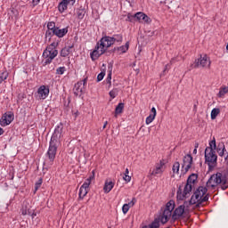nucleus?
Masks as SVG:
<instances>
[{
    "instance_id": "f257e3e1",
    "label": "nucleus",
    "mask_w": 228,
    "mask_h": 228,
    "mask_svg": "<svg viewBox=\"0 0 228 228\" xmlns=\"http://www.w3.org/2000/svg\"><path fill=\"white\" fill-rule=\"evenodd\" d=\"M63 127L57 126L51 137L50 146L47 151V157L50 161V167H53L54 159H56V152L58 151V146L60 145V140L62 136Z\"/></svg>"
},
{
    "instance_id": "f03ea898",
    "label": "nucleus",
    "mask_w": 228,
    "mask_h": 228,
    "mask_svg": "<svg viewBox=\"0 0 228 228\" xmlns=\"http://www.w3.org/2000/svg\"><path fill=\"white\" fill-rule=\"evenodd\" d=\"M113 45V39L111 37L105 36L102 37L99 43H97L94 50L91 53V60L93 61H95V60H98L100 56H102L106 51H108L109 47H111Z\"/></svg>"
},
{
    "instance_id": "7ed1b4c3",
    "label": "nucleus",
    "mask_w": 228,
    "mask_h": 228,
    "mask_svg": "<svg viewBox=\"0 0 228 228\" xmlns=\"http://www.w3.org/2000/svg\"><path fill=\"white\" fill-rule=\"evenodd\" d=\"M197 179H199V175L197 174H191L188 179L187 183L184 185L183 191L179 189L177 191V200H184V199H188L190 197V193H191V190H193V186L197 183Z\"/></svg>"
},
{
    "instance_id": "20e7f679",
    "label": "nucleus",
    "mask_w": 228,
    "mask_h": 228,
    "mask_svg": "<svg viewBox=\"0 0 228 228\" xmlns=\"http://www.w3.org/2000/svg\"><path fill=\"white\" fill-rule=\"evenodd\" d=\"M218 184H221L222 190H225L226 188H228L227 178L224 175H222V173L212 175L207 182V188H211L212 190H215V188H216Z\"/></svg>"
},
{
    "instance_id": "39448f33",
    "label": "nucleus",
    "mask_w": 228,
    "mask_h": 228,
    "mask_svg": "<svg viewBox=\"0 0 228 228\" xmlns=\"http://www.w3.org/2000/svg\"><path fill=\"white\" fill-rule=\"evenodd\" d=\"M206 193H208V188L200 186L191 196L190 204L193 206V204H202L203 202H208V200H209V197H208Z\"/></svg>"
},
{
    "instance_id": "423d86ee",
    "label": "nucleus",
    "mask_w": 228,
    "mask_h": 228,
    "mask_svg": "<svg viewBox=\"0 0 228 228\" xmlns=\"http://www.w3.org/2000/svg\"><path fill=\"white\" fill-rule=\"evenodd\" d=\"M58 43H52L43 53V58H45V63H51L53 59L58 56V50H56Z\"/></svg>"
},
{
    "instance_id": "0eeeda50",
    "label": "nucleus",
    "mask_w": 228,
    "mask_h": 228,
    "mask_svg": "<svg viewBox=\"0 0 228 228\" xmlns=\"http://www.w3.org/2000/svg\"><path fill=\"white\" fill-rule=\"evenodd\" d=\"M175 208V203L174 202V200H169L166 204V208L160 217L161 224H167V222L170 220V217L172 216V212L174 211Z\"/></svg>"
},
{
    "instance_id": "6e6552de",
    "label": "nucleus",
    "mask_w": 228,
    "mask_h": 228,
    "mask_svg": "<svg viewBox=\"0 0 228 228\" xmlns=\"http://www.w3.org/2000/svg\"><path fill=\"white\" fill-rule=\"evenodd\" d=\"M194 69H209L211 67V59L207 54L200 55L192 64Z\"/></svg>"
},
{
    "instance_id": "1a4fd4ad",
    "label": "nucleus",
    "mask_w": 228,
    "mask_h": 228,
    "mask_svg": "<svg viewBox=\"0 0 228 228\" xmlns=\"http://www.w3.org/2000/svg\"><path fill=\"white\" fill-rule=\"evenodd\" d=\"M193 164V157L191 155L187 154L183 157V165H182V172L183 174H188L190 168H191V165Z\"/></svg>"
},
{
    "instance_id": "9d476101",
    "label": "nucleus",
    "mask_w": 228,
    "mask_h": 228,
    "mask_svg": "<svg viewBox=\"0 0 228 228\" xmlns=\"http://www.w3.org/2000/svg\"><path fill=\"white\" fill-rule=\"evenodd\" d=\"M14 118L15 116L12 112H6L2 116L0 119V126H2V127H6V126H10V124L13 122Z\"/></svg>"
},
{
    "instance_id": "9b49d317",
    "label": "nucleus",
    "mask_w": 228,
    "mask_h": 228,
    "mask_svg": "<svg viewBox=\"0 0 228 228\" xmlns=\"http://www.w3.org/2000/svg\"><path fill=\"white\" fill-rule=\"evenodd\" d=\"M205 159L208 163H216L217 157L216 154H215V150H213V148H206Z\"/></svg>"
},
{
    "instance_id": "f8f14e48",
    "label": "nucleus",
    "mask_w": 228,
    "mask_h": 228,
    "mask_svg": "<svg viewBox=\"0 0 228 228\" xmlns=\"http://www.w3.org/2000/svg\"><path fill=\"white\" fill-rule=\"evenodd\" d=\"M165 168H167L165 167V162L160 160L159 163L155 165V168H153V170L151 171V175H154L155 177H159V175H161L163 172H165Z\"/></svg>"
},
{
    "instance_id": "ddd939ff",
    "label": "nucleus",
    "mask_w": 228,
    "mask_h": 228,
    "mask_svg": "<svg viewBox=\"0 0 228 228\" xmlns=\"http://www.w3.org/2000/svg\"><path fill=\"white\" fill-rule=\"evenodd\" d=\"M184 205H181L178 208H176L172 215L173 220H179L184 215Z\"/></svg>"
},
{
    "instance_id": "4468645a",
    "label": "nucleus",
    "mask_w": 228,
    "mask_h": 228,
    "mask_svg": "<svg viewBox=\"0 0 228 228\" xmlns=\"http://www.w3.org/2000/svg\"><path fill=\"white\" fill-rule=\"evenodd\" d=\"M38 99H47L49 95V87L41 86L37 90Z\"/></svg>"
},
{
    "instance_id": "2eb2a0df",
    "label": "nucleus",
    "mask_w": 228,
    "mask_h": 228,
    "mask_svg": "<svg viewBox=\"0 0 228 228\" xmlns=\"http://www.w3.org/2000/svg\"><path fill=\"white\" fill-rule=\"evenodd\" d=\"M67 33H69V28H56L53 30V35H55V37H58V38H63V37H65Z\"/></svg>"
},
{
    "instance_id": "dca6fc26",
    "label": "nucleus",
    "mask_w": 228,
    "mask_h": 228,
    "mask_svg": "<svg viewBox=\"0 0 228 228\" xmlns=\"http://www.w3.org/2000/svg\"><path fill=\"white\" fill-rule=\"evenodd\" d=\"M85 89V86H83V81H79L77 84H75L73 92L76 95H83V90Z\"/></svg>"
},
{
    "instance_id": "f3484780",
    "label": "nucleus",
    "mask_w": 228,
    "mask_h": 228,
    "mask_svg": "<svg viewBox=\"0 0 228 228\" xmlns=\"http://www.w3.org/2000/svg\"><path fill=\"white\" fill-rule=\"evenodd\" d=\"M31 206H29V203H28V201H24L21 208V215H31Z\"/></svg>"
},
{
    "instance_id": "a211bd4d",
    "label": "nucleus",
    "mask_w": 228,
    "mask_h": 228,
    "mask_svg": "<svg viewBox=\"0 0 228 228\" xmlns=\"http://www.w3.org/2000/svg\"><path fill=\"white\" fill-rule=\"evenodd\" d=\"M113 186H115V183L111 181L108 182L106 181L105 182V184H104V187H103V191L105 193H110L111 191V190H113Z\"/></svg>"
},
{
    "instance_id": "6ab92c4d",
    "label": "nucleus",
    "mask_w": 228,
    "mask_h": 228,
    "mask_svg": "<svg viewBox=\"0 0 228 228\" xmlns=\"http://www.w3.org/2000/svg\"><path fill=\"white\" fill-rule=\"evenodd\" d=\"M73 48H74V45L62 48L61 51V56L62 58H67V56H69V54H70V51Z\"/></svg>"
},
{
    "instance_id": "aec40b11",
    "label": "nucleus",
    "mask_w": 228,
    "mask_h": 228,
    "mask_svg": "<svg viewBox=\"0 0 228 228\" xmlns=\"http://www.w3.org/2000/svg\"><path fill=\"white\" fill-rule=\"evenodd\" d=\"M68 0H62L60 4H59V12H61V13H63V12L65 10H67V6H69V4L67 2Z\"/></svg>"
},
{
    "instance_id": "412c9836",
    "label": "nucleus",
    "mask_w": 228,
    "mask_h": 228,
    "mask_svg": "<svg viewBox=\"0 0 228 228\" xmlns=\"http://www.w3.org/2000/svg\"><path fill=\"white\" fill-rule=\"evenodd\" d=\"M88 188L85 187V186H81L79 189V198L80 199H85V197H86L87 193H88Z\"/></svg>"
},
{
    "instance_id": "4be33fe9",
    "label": "nucleus",
    "mask_w": 228,
    "mask_h": 228,
    "mask_svg": "<svg viewBox=\"0 0 228 228\" xmlns=\"http://www.w3.org/2000/svg\"><path fill=\"white\" fill-rule=\"evenodd\" d=\"M112 39V43L115 44L117 42V44H121L123 37L121 34H116L113 35V37H110Z\"/></svg>"
},
{
    "instance_id": "5701e85b",
    "label": "nucleus",
    "mask_w": 228,
    "mask_h": 228,
    "mask_svg": "<svg viewBox=\"0 0 228 228\" xmlns=\"http://www.w3.org/2000/svg\"><path fill=\"white\" fill-rule=\"evenodd\" d=\"M122 111H124V103L120 102L118 103V105L116 107L115 110V117H117L118 115H120V113H122Z\"/></svg>"
},
{
    "instance_id": "b1692460",
    "label": "nucleus",
    "mask_w": 228,
    "mask_h": 228,
    "mask_svg": "<svg viewBox=\"0 0 228 228\" xmlns=\"http://www.w3.org/2000/svg\"><path fill=\"white\" fill-rule=\"evenodd\" d=\"M142 228H159V220L155 219L151 224L145 225Z\"/></svg>"
},
{
    "instance_id": "393cba45",
    "label": "nucleus",
    "mask_w": 228,
    "mask_h": 228,
    "mask_svg": "<svg viewBox=\"0 0 228 228\" xmlns=\"http://www.w3.org/2000/svg\"><path fill=\"white\" fill-rule=\"evenodd\" d=\"M218 115H220V109H213L211 111V119L215 120V118H216V117H218Z\"/></svg>"
},
{
    "instance_id": "a878e982",
    "label": "nucleus",
    "mask_w": 228,
    "mask_h": 228,
    "mask_svg": "<svg viewBox=\"0 0 228 228\" xmlns=\"http://www.w3.org/2000/svg\"><path fill=\"white\" fill-rule=\"evenodd\" d=\"M118 51L127 53V51H129V42H126L125 45L118 47Z\"/></svg>"
},
{
    "instance_id": "bb28decb",
    "label": "nucleus",
    "mask_w": 228,
    "mask_h": 228,
    "mask_svg": "<svg viewBox=\"0 0 228 228\" xmlns=\"http://www.w3.org/2000/svg\"><path fill=\"white\" fill-rule=\"evenodd\" d=\"M92 179H94V175H91L89 178H87L85 183L82 184V186H84V188H90V184H92Z\"/></svg>"
},
{
    "instance_id": "cd10ccee",
    "label": "nucleus",
    "mask_w": 228,
    "mask_h": 228,
    "mask_svg": "<svg viewBox=\"0 0 228 228\" xmlns=\"http://www.w3.org/2000/svg\"><path fill=\"white\" fill-rule=\"evenodd\" d=\"M179 168H181V164L175 162L172 167L173 174H179Z\"/></svg>"
},
{
    "instance_id": "c85d7f7f",
    "label": "nucleus",
    "mask_w": 228,
    "mask_h": 228,
    "mask_svg": "<svg viewBox=\"0 0 228 228\" xmlns=\"http://www.w3.org/2000/svg\"><path fill=\"white\" fill-rule=\"evenodd\" d=\"M110 97H111L112 99H115V97H117V95H118V88H114L112 89L110 93H109Z\"/></svg>"
},
{
    "instance_id": "c756f323",
    "label": "nucleus",
    "mask_w": 228,
    "mask_h": 228,
    "mask_svg": "<svg viewBox=\"0 0 228 228\" xmlns=\"http://www.w3.org/2000/svg\"><path fill=\"white\" fill-rule=\"evenodd\" d=\"M6 79H8V71H4L0 75V85H1V83H3V81H6Z\"/></svg>"
},
{
    "instance_id": "7c9ffc66",
    "label": "nucleus",
    "mask_w": 228,
    "mask_h": 228,
    "mask_svg": "<svg viewBox=\"0 0 228 228\" xmlns=\"http://www.w3.org/2000/svg\"><path fill=\"white\" fill-rule=\"evenodd\" d=\"M143 15H145V13H143V12H137V13H135V19L139 22H143Z\"/></svg>"
},
{
    "instance_id": "2f4dec72",
    "label": "nucleus",
    "mask_w": 228,
    "mask_h": 228,
    "mask_svg": "<svg viewBox=\"0 0 228 228\" xmlns=\"http://www.w3.org/2000/svg\"><path fill=\"white\" fill-rule=\"evenodd\" d=\"M85 13H86L85 10H83V9L77 10V18L85 19Z\"/></svg>"
},
{
    "instance_id": "473e14b6",
    "label": "nucleus",
    "mask_w": 228,
    "mask_h": 228,
    "mask_svg": "<svg viewBox=\"0 0 228 228\" xmlns=\"http://www.w3.org/2000/svg\"><path fill=\"white\" fill-rule=\"evenodd\" d=\"M210 147H207V149H212V151H215L216 149V140L213 138V140L209 142Z\"/></svg>"
},
{
    "instance_id": "72a5a7b5",
    "label": "nucleus",
    "mask_w": 228,
    "mask_h": 228,
    "mask_svg": "<svg viewBox=\"0 0 228 228\" xmlns=\"http://www.w3.org/2000/svg\"><path fill=\"white\" fill-rule=\"evenodd\" d=\"M65 70H67V69L65 67H59L56 69V74L62 76V74H65Z\"/></svg>"
},
{
    "instance_id": "f704fd0d",
    "label": "nucleus",
    "mask_w": 228,
    "mask_h": 228,
    "mask_svg": "<svg viewBox=\"0 0 228 228\" xmlns=\"http://www.w3.org/2000/svg\"><path fill=\"white\" fill-rule=\"evenodd\" d=\"M228 93V88L227 87H222L219 91V97H224L225 94Z\"/></svg>"
},
{
    "instance_id": "c9c22d12",
    "label": "nucleus",
    "mask_w": 228,
    "mask_h": 228,
    "mask_svg": "<svg viewBox=\"0 0 228 228\" xmlns=\"http://www.w3.org/2000/svg\"><path fill=\"white\" fill-rule=\"evenodd\" d=\"M156 118V117L152 116L151 114L149 115V117L146 118V124L149 126V124H151L153 120Z\"/></svg>"
},
{
    "instance_id": "e433bc0d",
    "label": "nucleus",
    "mask_w": 228,
    "mask_h": 228,
    "mask_svg": "<svg viewBox=\"0 0 228 228\" xmlns=\"http://www.w3.org/2000/svg\"><path fill=\"white\" fill-rule=\"evenodd\" d=\"M47 28H48V29L53 31V29L56 28V23H54L53 21H50L47 24Z\"/></svg>"
},
{
    "instance_id": "4c0bfd02",
    "label": "nucleus",
    "mask_w": 228,
    "mask_h": 228,
    "mask_svg": "<svg viewBox=\"0 0 228 228\" xmlns=\"http://www.w3.org/2000/svg\"><path fill=\"white\" fill-rule=\"evenodd\" d=\"M142 22H146V24H151V18L146 14H142Z\"/></svg>"
},
{
    "instance_id": "58836bf2",
    "label": "nucleus",
    "mask_w": 228,
    "mask_h": 228,
    "mask_svg": "<svg viewBox=\"0 0 228 228\" xmlns=\"http://www.w3.org/2000/svg\"><path fill=\"white\" fill-rule=\"evenodd\" d=\"M127 20H129V22H134L135 20H137L136 14L134 15L128 14Z\"/></svg>"
},
{
    "instance_id": "ea45409f",
    "label": "nucleus",
    "mask_w": 228,
    "mask_h": 228,
    "mask_svg": "<svg viewBox=\"0 0 228 228\" xmlns=\"http://www.w3.org/2000/svg\"><path fill=\"white\" fill-rule=\"evenodd\" d=\"M42 178H39V180L36 183V185H35V191H37L38 190V188H40V186H42Z\"/></svg>"
},
{
    "instance_id": "a19ab883",
    "label": "nucleus",
    "mask_w": 228,
    "mask_h": 228,
    "mask_svg": "<svg viewBox=\"0 0 228 228\" xmlns=\"http://www.w3.org/2000/svg\"><path fill=\"white\" fill-rule=\"evenodd\" d=\"M130 208L131 207L129 205H127V204H124L123 205L122 211H123L124 215H126L127 213V211H129Z\"/></svg>"
},
{
    "instance_id": "79ce46f5",
    "label": "nucleus",
    "mask_w": 228,
    "mask_h": 228,
    "mask_svg": "<svg viewBox=\"0 0 228 228\" xmlns=\"http://www.w3.org/2000/svg\"><path fill=\"white\" fill-rule=\"evenodd\" d=\"M104 76H106V74L104 72H101L100 74H98L97 76V81H102L104 79Z\"/></svg>"
},
{
    "instance_id": "37998d69",
    "label": "nucleus",
    "mask_w": 228,
    "mask_h": 228,
    "mask_svg": "<svg viewBox=\"0 0 228 228\" xmlns=\"http://www.w3.org/2000/svg\"><path fill=\"white\" fill-rule=\"evenodd\" d=\"M134 204H136V198H133L132 200L127 203L126 205L130 208H133V206H134Z\"/></svg>"
},
{
    "instance_id": "c03bdc74",
    "label": "nucleus",
    "mask_w": 228,
    "mask_h": 228,
    "mask_svg": "<svg viewBox=\"0 0 228 228\" xmlns=\"http://www.w3.org/2000/svg\"><path fill=\"white\" fill-rule=\"evenodd\" d=\"M123 179L126 183H129L131 181V176H129V175H124Z\"/></svg>"
},
{
    "instance_id": "a18cd8bd",
    "label": "nucleus",
    "mask_w": 228,
    "mask_h": 228,
    "mask_svg": "<svg viewBox=\"0 0 228 228\" xmlns=\"http://www.w3.org/2000/svg\"><path fill=\"white\" fill-rule=\"evenodd\" d=\"M53 35H54V34H53V30L48 29L46 31V37H49L51 38L53 37Z\"/></svg>"
},
{
    "instance_id": "49530a36",
    "label": "nucleus",
    "mask_w": 228,
    "mask_h": 228,
    "mask_svg": "<svg viewBox=\"0 0 228 228\" xmlns=\"http://www.w3.org/2000/svg\"><path fill=\"white\" fill-rule=\"evenodd\" d=\"M224 152H225V148H224V149H222V150H219L218 151V154H219V156H224Z\"/></svg>"
},
{
    "instance_id": "de8ad7c7",
    "label": "nucleus",
    "mask_w": 228,
    "mask_h": 228,
    "mask_svg": "<svg viewBox=\"0 0 228 228\" xmlns=\"http://www.w3.org/2000/svg\"><path fill=\"white\" fill-rule=\"evenodd\" d=\"M107 83L111 84V73H109V75L107 77Z\"/></svg>"
},
{
    "instance_id": "09e8293b",
    "label": "nucleus",
    "mask_w": 228,
    "mask_h": 228,
    "mask_svg": "<svg viewBox=\"0 0 228 228\" xmlns=\"http://www.w3.org/2000/svg\"><path fill=\"white\" fill-rule=\"evenodd\" d=\"M151 115L153 116V117H156V108H154V107L151 108Z\"/></svg>"
},
{
    "instance_id": "8fccbe9b",
    "label": "nucleus",
    "mask_w": 228,
    "mask_h": 228,
    "mask_svg": "<svg viewBox=\"0 0 228 228\" xmlns=\"http://www.w3.org/2000/svg\"><path fill=\"white\" fill-rule=\"evenodd\" d=\"M88 82V77H86L82 80L83 83V86H85V85H86V83Z\"/></svg>"
},
{
    "instance_id": "3c124183",
    "label": "nucleus",
    "mask_w": 228,
    "mask_h": 228,
    "mask_svg": "<svg viewBox=\"0 0 228 228\" xmlns=\"http://www.w3.org/2000/svg\"><path fill=\"white\" fill-rule=\"evenodd\" d=\"M67 2L69 4L71 3V5L73 6V4L76 3V0H68Z\"/></svg>"
},
{
    "instance_id": "603ef678",
    "label": "nucleus",
    "mask_w": 228,
    "mask_h": 228,
    "mask_svg": "<svg viewBox=\"0 0 228 228\" xmlns=\"http://www.w3.org/2000/svg\"><path fill=\"white\" fill-rule=\"evenodd\" d=\"M40 3V0H33V4L37 5Z\"/></svg>"
},
{
    "instance_id": "864d4df0",
    "label": "nucleus",
    "mask_w": 228,
    "mask_h": 228,
    "mask_svg": "<svg viewBox=\"0 0 228 228\" xmlns=\"http://www.w3.org/2000/svg\"><path fill=\"white\" fill-rule=\"evenodd\" d=\"M198 147H199V144H197V145L195 146V149L193 150V154H197V149H198Z\"/></svg>"
},
{
    "instance_id": "5fc2aeb1",
    "label": "nucleus",
    "mask_w": 228,
    "mask_h": 228,
    "mask_svg": "<svg viewBox=\"0 0 228 228\" xmlns=\"http://www.w3.org/2000/svg\"><path fill=\"white\" fill-rule=\"evenodd\" d=\"M124 175H129V169L128 168L126 169Z\"/></svg>"
},
{
    "instance_id": "6e6d98bb",
    "label": "nucleus",
    "mask_w": 228,
    "mask_h": 228,
    "mask_svg": "<svg viewBox=\"0 0 228 228\" xmlns=\"http://www.w3.org/2000/svg\"><path fill=\"white\" fill-rule=\"evenodd\" d=\"M4 130H3V128L0 127V136L1 134H4Z\"/></svg>"
},
{
    "instance_id": "4d7b16f0",
    "label": "nucleus",
    "mask_w": 228,
    "mask_h": 228,
    "mask_svg": "<svg viewBox=\"0 0 228 228\" xmlns=\"http://www.w3.org/2000/svg\"><path fill=\"white\" fill-rule=\"evenodd\" d=\"M108 126V121H106L103 125V129H106V126Z\"/></svg>"
},
{
    "instance_id": "13d9d810",
    "label": "nucleus",
    "mask_w": 228,
    "mask_h": 228,
    "mask_svg": "<svg viewBox=\"0 0 228 228\" xmlns=\"http://www.w3.org/2000/svg\"><path fill=\"white\" fill-rule=\"evenodd\" d=\"M168 67H170V65H169V64H167V65H166V69H168Z\"/></svg>"
},
{
    "instance_id": "bf43d9fd",
    "label": "nucleus",
    "mask_w": 228,
    "mask_h": 228,
    "mask_svg": "<svg viewBox=\"0 0 228 228\" xmlns=\"http://www.w3.org/2000/svg\"><path fill=\"white\" fill-rule=\"evenodd\" d=\"M170 63H174V60H172V61H170Z\"/></svg>"
}]
</instances>
